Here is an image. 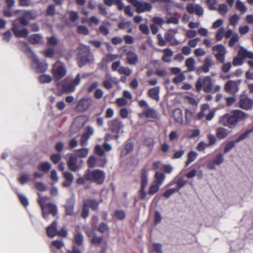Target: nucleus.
Here are the masks:
<instances>
[{"label":"nucleus","mask_w":253,"mask_h":253,"mask_svg":"<svg viewBox=\"0 0 253 253\" xmlns=\"http://www.w3.org/2000/svg\"><path fill=\"white\" fill-rule=\"evenodd\" d=\"M84 160L78 158L76 155L71 154L67 161L69 169L73 172L79 170L83 166Z\"/></svg>","instance_id":"nucleus-8"},{"label":"nucleus","mask_w":253,"mask_h":253,"mask_svg":"<svg viewBox=\"0 0 253 253\" xmlns=\"http://www.w3.org/2000/svg\"><path fill=\"white\" fill-rule=\"evenodd\" d=\"M166 175L164 173L157 171L155 175V183L159 185H161Z\"/></svg>","instance_id":"nucleus-38"},{"label":"nucleus","mask_w":253,"mask_h":253,"mask_svg":"<svg viewBox=\"0 0 253 253\" xmlns=\"http://www.w3.org/2000/svg\"><path fill=\"white\" fill-rule=\"evenodd\" d=\"M173 117L175 121L179 124L183 122V114L181 109L177 108L173 112Z\"/></svg>","instance_id":"nucleus-32"},{"label":"nucleus","mask_w":253,"mask_h":253,"mask_svg":"<svg viewBox=\"0 0 253 253\" xmlns=\"http://www.w3.org/2000/svg\"><path fill=\"white\" fill-rule=\"evenodd\" d=\"M15 13L18 15L17 22L24 25H28L29 23V20H33L37 18V12L33 10H16Z\"/></svg>","instance_id":"nucleus-5"},{"label":"nucleus","mask_w":253,"mask_h":253,"mask_svg":"<svg viewBox=\"0 0 253 253\" xmlns=\"http://www.w3.org/2000/svg\"><path fill=\"white\" fill-rule=\"evenodd\" d=\"M224 162V156L221 153L218 154L215 158L209 161L207 164V167L211 170L216 169L215 166H219Z\"/></svg>","instance_id":"nucleus-21"},{"label":"nucleus","mask_w":253,"mask_h":253,"mask_svg":"<svg viewBox=\"0 0 253 253\" xmlns=\"http://www.w3.org/2000/svg\"><path fill=\"white\" fill-rule=\"evenodd\" d=\"M119 72L121 74H124L126 76H129L131 73V71L127 67H120L119 69Z\"/></svg>","instance_id":"nucleus-60"},{"label":"nucleus","mask_w":253,"mask_h":253,"mask_svg":"<svg viewBox=\"0 0 253 253\" xmlns=\"http://www.w3.org/2000/svg\"><path fill=\"white\" fill-rule=\"evenodd\" d=\"M73 174L69 171H64V187L70 186L74 180Z\"/></svg>","instance_id":"nucleus-33"},{"label":"nucleus","mask_w":253,"mask_h":253,"mask_svg":"<svg viewBox=\"0 0 253 253\" xmlns=\"http://www.w3.org/2000/svg\"><path fill=\"white\" fill-rule=\"evenodd\" d=\"M219 13L221 15H225L228 11V8L226 4L223 3L219 5L218 8L217 9Z\"/></svg>","instance_id":"nucleus-56"},{"label":"nucleus","mask_w":253,"mask_h":253,"mask_svg":"<svg viewBox=\"0 0 253 253\" xmlns=\"http://www.w3.org/2000/svg\"><path fill=\"white\" fill-rule=\"evenodd\" d=\"M198 156V153L195 151H190L188 154V159L186 162L185 166H188L192 162L194 161Z\"/></svg>","instance_id":"nucleus-39"},{"label":"nucleus","mask_w":253,"mask_h":253,"mask_svg":"<svg viewBox=\"0 0 253 253\" xmlns=\"http://www.w3.org/2000/svg\"><path fill=\"white\" fill-rule=\"evenodd\" d=\"M126 58L128 63L130 65H135L138 62V56L136 52L132 50L127 51Z\"/></svg>","instance_id":"nucleus-24"},{"label":"nucleus","mask_w":253,"mask_h":253,"mask_svg":"<svg viewBox=\"0 0 253 253\" xmlns=\"http://www.w3.org/2000/svg\"><path fill=\"white\" fill-rule=\"evenodd\" d=\"M28 41L31 43L33 44H38L42 42L43 37L40 34H35L29 37Z\"/></svg>","instance_id":"nucleus-30"},{"label":"nucleus","mask_w":253,"mask_h":253,"mask_svg":"<svg viewBox=\"0 0 253 253\" xmlns=\"http://www.w3.org/2000/svg\"><path fill=\"white\" fill-rule=\"evenodd\" d=\"M148 184L147 171L145 168L142 169L141 173V187L146 188Z\"/></svg>","instance_id":"nucleus-35"},{"label":"nucleus","mask_w":253,"mask_h":253,"mask_svg":"<svg viewBox=\"0 0 253 253\" xmlns=\"http://www.w3.org/2000/svg\"><path fill=\"white\" fill-rule=\"evenodd\" d=\"M187 182V180L184 179V178L182 177H180L176 181V185L175 188L176 189V190L178 191L181 188L183 187L186 185Z\"/></svg>","instance_id":"nucleus-49"},{"label":"nucleus","mask_w":253,"mask_h":253,"mask_svg":"<svg viewBox=\"0 0 253 253\" xmlns=\"http://www.w3.org/2000/svg\"><path fill=\"white\" fill-rule=\"evenodd\" d=\"M160 87L157 86L150 89L148 91V95L151 99L159 101L160 100Z\"/></svg>","instance_id":"nucleus-27"},{"label":"nucleus","mask_w":253,"mask_h":253,"mask_svg":"<svg viewBox=\"0 0 253 253\" xmlns=\"http://www.w3.org/2000/svg\"><path fill=\"white\" fill-rule=\"evenodd\" d=\"M134 148L133 142L128 140L124 144V149H122L121 152V156L122 157L126 156L128 154L133 151Z\"/></svg>","instance_id":"nucleus-26"},{"label":"nucleus","mask_w":253,"mask_h":253,"mask_svg":"<svg viewBox=\"0 0 253 253\" xmlns=\"http://www.w3.org/2000/svg\"><path fill=\"white\" fill-rule=\"evenodd\" d=\"M186 9L189 13H195L198 16H202L204 14V10L202 6L200 4H194V3H189L186 6Z\"/></svg>","instance_id":"nucleus-20"},{"label":"nucleus","mask_w":253,"mask_h":253,"mask_svg":"<svg viewBox=\"0 0 253 253\" xmlns=\"http://www.w3.org/2000/svg\"><path fill=\"white\" fill-rule=\"evenodd\" d=\"M134 7L138 13L151 11L152 9L151 4L143 0H139Z\"/></svg>","instance_id":"nucleus-16"},{"label":"nucleus","mask_w":253,"mask_h":253,"mask_svg":"<svg viewBox=\"0 0 253 253\" xmlns=\"http://www.w3.org/2000/svg\"><path fill=\"white\" fill-rule=\"evenodd\" d=\"M63 246V243L61 240H54L51 243V248L52 250L57 249L61 250Z\"/></svg>","instance_id":"nucleus-45"},{"label":"nucleus","mask_w":253,"mask_h":253,"mask_svg":"<svg viewBox=\"0 0 253 253\" xmlns=\"http://www.w3.org/2000/svg\"><path fill=\"white\" fill-rule=\"evenodd\" d=\"M42 52L47 58H52L54 55V50L50 48L42 51Z\"/></svg>","instance_id":"nucleus-59"},{"label":"nucleus","mask_w":253,"mask_h":253,"mask_svg":"<svg viewBox=\"0 0 253 253\" xmlns=\"http://www.w3.org/2000/svg\"><path fill=\"white\" fill-rule=\"evenodd\" d=\"M185 79V76L183 73H180L177 75L172 80V82L174 84H178Z\"/></svg>","instance_id":"nucleus-57"},{"label":"nucleus","mask_w":253,"mask_h":253,"mask_svg":"<svg viewBox=\"0 0 253 253\" xmlns=\"http://www.w3.org/2000/svg\"><path fill=\"white\" fill-rule=\"evenodd\" d=\"M38 169L44 172H47L51 169V165L49 162L41 163L38 166Z\"/></svg>","instance_id":"nucleus-42"},{"label":"nucleus","mask_w":253,"mask_h":253,"mask_svg":"<svg viewBox=\"0 0 253 253\" xmlns=\"http://www.w3.org/2000/svg\"><path fill=\"white\" fill-rule=\"evenodd\" d=\"M23 44L29 51V56L31 60V68L37 73L45 72L48 68V64L45 62L41 61L37 55L28 47L27 43H23Z\"/></svg>","instance_id":"nucleus-4"},{"label":"nucleus","mask_w":253,"mask_h":253,"mask_svg":"<svg viewBox=\"0 0 253 253\" xmlns=\"http://www.w3.org/2000/svg\"><path fill=\"white\" fill-rule=\"evenodd\" d=\"M52 73L53 79L59 90H56L55 93L61 95L63 93V64L57 61L53 65Z\"/></svg>","instance_id":"nucleus-3"},{"label":"nucleus","mask_w":253,"mask_h":253,"mask_svg":"<svg viewBox=\"0 0 253 253\" xmlns=\"http://www.w3.org/2000/svg\"><path fill=\"white\" fill-rule=\"evenodd\" d=\"M109 129L113 133H120L123 132V129L124 125L122 122L119 118L109 121L108 122Z\"/></svg>","instance_id":"nucleus-11"},{"label":"nucleus","mask_w":253,"mask_h":253,"mask_svg":"<svg viewBox=\"0 0 253 253\" xmlns=\"http://www.w3.org/2000/svg\"><path fill=\"white\" fill-rule=\"evenodd\" d=\"M105 173L103 170L95 169L87 170L85 172V178L87 181H93L98 184H101L105 179Z\"/></svg>","instance_id":"nucleus-6"},{"label":"nucleus","mask_w":253,"mask_h":253,"mask_svg":"<svg viewBox=\"0 0 253 253\" xmlns=\"http://www.w3.org/2000/svg\"><path fill=\"white\" fill-rule=\"evenodd\" d=\"M87 164L89 168H92L96 167L104 166L105 165L103 164V162L100 161L99 159L94 156H90L88 158Z\"/></svg>","instance_id":"nucleus-25"},{"label":"nucleus","mask_w":253,"mask_h":253,"mask_svg":"<svg viewBox=\"0 0 253 253\" xmlns=\"http://www.w3.org/2000/svg\"><path fill=\"white\" fill-rule=\"evenodd\" d=\"M236 141H230L226 144L223 152L224 153H227L230 151L235 146Z\"/></svg>","instance_id":"nucleus-51"},{"label":"nucleus","mask_w":253,"mask_h":253,"mask_svg":"<svg viewBox=\"0 0 253 253\" xmlns=\"http://www.w3.org/2000/svg\"><path fill=\"white\" fill-rule=\"evenodd\" d=\"M84 202L87 205L88 207H90L93 211H97L99 208V203L97 200L95 199H87Z\"/></svg>","instance_id":"nucleus-34"},{"label":"nucleus","mask_w":253,"mask_h":253,"mask_svg":"<svg viewBox=\"0 0 253 253\" xmlns=\"http://www.w3.org/2000/svg\"><path fill=\"white\" fill-rule=\"evenodd\" d=\"M92 56L87 50H81L78 53V62L80 67L91 62Z\"/></svg>","instance_id":"nucleus-13"},{"label":"nucleus","mask_w":253,"mask_h":253,"mask_svg":"<svg viewBox=\"0 0 253 253\" xmlns=\"http://www.w3.org/2000/svg\"><path fill=\"white\" fill-rule=\"evenodd\" d=\"M249 115L242 110L239 109L233 110L229 113L221 116L219 123L230 128L237 126L240 121L245 120L249 117Z\"/></svg>","instance_id":"nucleus-1"},{"label":"nucleus","mask_w":253,"mask_h":253,"mask_svg":"<svg viewBox=\"0 0 253 253\" xmlns=\"http://www.w3.org/2000/svg\"><path fill=\"white\" fill-rule=\"evenodd\" d=\"M97 7L99 10V13L100 15L105 17L108 16V13L107 8L102 3H99L97 5Z\"/></svg>","instance_id":"nucleus-47"},{"label":"nucleus","mask_w":253,"mask_h":253,"mask_svg":"<svg viewBox=\"0 0 253 253\" xmlns=\"http://www.w3.org/2000/svg\"><path fill=\"white\" fill-rule=\"evenodd\" d=\"M241 83V80H230L225 84L224 90L227 93L235 95L239 90V85Z\"/></svg>","instance_id":"nucleus-10"},{"label":"nucleus","mask_w":253,"mask_h":253,"mask_svg":"<svg viewBox=\"0 0 253 253\" xmlns=\"http://www.w3.org/2000/svg\"><path fill=\"white\" fill-rule=\"evenodd\" d=\"M216 59L221 63H224L227 50L225 47L221 44H216L212 47Z\"/></svg>","instance_id":"nucleus-9"},{"label":"nucleus","mask_w":253,"mask_h":253,"mask_svg":"<svg viewBox=\"0 0 253 253\" xmlns=\"http://www.w3.org/2000/svg\"><path fill=\"white\" fill-rule=\"evenodd\" d=\"M217 2V0H207L206 1V3L208 6L209 9L211 10H217L215 6Z\"/></svg>","instance_id":"nucleus-53"},{"label":"nucleus","mask_w":253,"mask_h":253,"mask_svg":"<svg viewBox=\"0 0 253 253\" xmlns=\"http://www.w3.org/2000/svg\"><path fill=\"white\" fill-rule=\"evenodd\" d=\"M214 64V62L211 56H207L204 61L203 65L197 70V73L200 74L202 71L207 73L210 71V68Z\"/></svg>","instance_id":"nucleus-17"},{"label":"nucleus","mask_w":253,"mask_h":253,"mask_svg":"<svg viewBox=\"0 0 253 253\" xmlns=\"http://www.w3.org/2000/svg\"><path fill=\"white\" fill-rule=\"evenodd\" d=\"M89 152V150L86 148L76 149L74 151L73 155H76L78 158H83L86 157Z\"/></svg>","instance_id":"nucleus-31"},{"label":"nucleus","mask_w":253,"mask_h":253,"mask_svg":"<svg viewBox=\"0 0 253 253\" xmlns=\"http://www.w3.org/2000/svg\"><path fill=\"white\" fill-rule=\"evenodd\" d=\"M75 204V197L74 196H72L67 200L66 205H64V208L65 209L67 215H71L73 214Z\"/></svg>","instance_id":"nucleus-23"},{"label":"nucleus","mask_w":253,"mask_h":253,"mask_svg":"<svg viewBox=\"0 0 253 253\" xmlns=\"http://www.w3.org/2000/svg\"><path fill=\"white\" fill-rule=\"evenodd\" d=\"M185 65L187 67L189 72H192L195 70V60L193 57L188 58L186 60Z\"/></svg>","instance_id":"nucleus-41"},{"label":"nucleus","mask_w":253,"mask_h":253,"mask_svg":"<svg viewBox=\"0 0 253 253\" xmlns=\"http://www.w3.org/2000/svg\"><path fill=\"white\" fill-rule=\"evenodd\" d=\"M77 32L80 34L87 35L89 34V30L88 28L83 25H79L77 27Z\"/></svg>","instance_id":"nucleus-54"},{"label":"nucleus","mask_w":253,"mask_h":253,"mask_svg":"<svg viewBox=\"0 0 253 253\" xmlns=\"http://www.w3.org/2000/svg\"><path fill=\"white\" fill-rule=\"evenodd\" d=\"M89 207L85 204L84 202L83 204V207L82 211L81 212V216L82 218L85 219L89 215Z\"/></svg>","instance_id":"nucleus-52"},{"label":"nucleus","mask_w":253,"mask_h":253,"mask_svg":"<svg viewBox=\"0 0 253 253\" xmlns=\"http://www.w3.org/2000/svg\"><path fill=\"white\" fill-rule=\"evenodd\" d=\"M238 106L244 110L251 111L253 109V99L248 96H241Z\"/></svg>","instance_id":"nucleus-14"},{"label":"nucleus","mask_w":253,"mask_h":253,"mask_svg":"<svg viewBox=\"0 0 253 253\" xmlns=\"http://www.w3.org/2000/svg\"><path fill=\"white\" fill-rule=\"evenodd\" d=\"M30 176L29 174L27 173H23L20 175L18 180L21 184L24 185L30 180Z\"/></svg>","instance_id":"nucleus-50"},{"label":"nucleus","mask_w":253,"mask_h":253,"mask_svg":"<svg viewBox=\"0 0 253 253\" xmlns=\"http://www.w3.org/2000/svg\"><path fill=\"white\" fill-rule=\"evenodd\" d=\"M159 185L155 183L154 184H152L149 187L148 193L149 195H152L157 193L160 188Z\"/></svg>","instance_id":"nucleus-55"},{"label":"nucleus","mask_w":253,"mask_h":253,"mask_svg":"<svg viewBox=\"0 0 253 253\" xmlns=\"http://www.w3.org/2000/svg\"><path fill=\"white\" fill-rule=\"evenodd\" d=\"M38 202L40 205L42 211L43 217L46 220L50 219V215L55 216L58 212L56 206L51 203H49V198L47 196H42L38 193Z\"/></svg>","instance_id":"nucleus-2"},{"label":"nucleus","mask_w":253,"mask_h":253,"mask_svg":"<svg viewBox=\"0 0 253 253\" xmlns=\"http://www.w3.org/2000/svg\"><path fill=\"white\" fill-rule=\"evenodd\" d=\"M99 30L100 33L104 36H107L109 34V28L104 24H101L100 26Z\"/></svg>","instance_id":"nucleus-64"},{"label":"nucleus","mask_w":253,"mask_h":253,"mask_svg":"<svg viewBox=\"0 0 253 253\" xmlns=\"http://www.w3.org/2000/svg\"><path fill=\"white\" fill-rule=\"evenodd\" d=\"M81 82V75L78 74L76 78L71 81L68 82L64 80V93H70L75 90L76 86L79 85Z\"/></svg>","instance_id":"nucleus-12"},{"label":"nucleus","mask_w":253,"mask_h":253,"mask_svg":"<svg viewBox=\"0 0 253 253\" xmlns=\"http://www.w3.org/2000/svg\"><path fill=\"white\" fill-rule=\"evenodd\" d=\"M46 233L48 236L50 238H53L56 236H62L63 235V230L59 231L57 230V222L56 220L46 228Z\"/></svg>","instance_id":"nucleus-15"},{"label":"nucleus","mask_w":253,"mask_h":253,"mask_svg":"<svg viewBox=\"0 0 253 253\" xmlns=\"http://www.w3.org/2000/svg\"><path fill=\"white\" fill-rule=\"evenodd\" d=\"M253 131V129H248L245 132L240 134L238 138L235 140L236 143H238L242 140L248 138L250 133Z\"/></svg>","instance_id":"nucleus-46"},{"label":"nucleus","mask_w":253,"mask_h":253,"mask_svg":"<svg viewBox=\"0 0 253 253\" xmlns=\"http://www.w3.org/2000/svg\"><path fill=\"white\" fill-rule=\"evenodd\" d=\"M236 8L241 11V13H244L247 11V7L245 4L240 0H237L236 1Z\"/></svg>","instance_id":"nucleus-43"},{"label":"nucleus","mask_w":253,"mask_h":253,"mask_svg":"<svg viewBox=\"0 0 253 253\" xmlns=\"http://www.w3.org/2000/svg\"><path fill=\"white\" fill-rule=\"evenodd\" d=\"M144 114L147 118L159 119L160 116L159 113L155 109L148 108L144 110Z\"/></svg>","instance_id":"nucleus-29"},{"label":"nucleus","mask_w":253,"mask_h":253,"mask_svg":"<svg viewBox=\"0 0 253 253\" xmlns=\"http://www.w3.org/2000/svg\"><path fill=\"white\" fill-rule=\"evenodd\" d=\"M166 40L170 43L171 45H176L180 43V42L174 38V36L169 33H166L165 34Z\"/></svg>","instance_id":"nucleus-36"},{"label":"nucleus","mask_w":253,"mask_h":253,"mask_svg":"<svg viewBox=\"0 0 253 253\" xmlns=\"http://www.w3.org/2000/svg\"><path fill=\"white\" fill-rule=\"evenodd\" d=\"M94 132V129L91 126H86L84 133L81 136L80 144L82 146H85L87 144L88 140L93 134Z\"/></svg>","instance_id":"nucleus-22"},{"label":"nucleus","mask_w":253,"mask_h":253,"mask_svg":"<svg viewBox=\"0 0 253 253\" xmlns=\"http://www.w3.org/2000/svg\"><path fill=\"white\" fill-rule=\"evenodd\" d=\"M225 29L223 27L220 28L216 32L215 39L217 41H220L224 36Z\"/></svg>","instance_id":"nucleus-48"},{"label":"nucleus","mask_w":253,"mask_h":253,"mask_svg":"<svg viewBox=\"0 0 253 253\" xmlns=\"http://www.w3.org/2000/svg\"><path fill=\"white\" fill-rule=\"evenodd\" d=\"M216 135L220 139L225 138L228 135V130L224 127H217L216 129Z\"/></svg>","instance_id":"nucleus-37"},{"label":"nucleus","mask_w":253,"mask_h":253,"mask_svg":"<svg viewBox=\"0 0 253 253\" xmlns=\"http://www.w3.org/2000/svg\"><path fill=\"white\" fill-rule=\"evenodd\" d=\"M98 230L101 233H103L109 230V227L107 223L104 222L101 223L98 227Z\"/></svg>","instance_id":"nucleus-58"},{"label":"nucleus","mask_w":253,"mask_h":253,"mask_svg":"<svg viewBox=\"0 0 253 253\" xmlns=\"http://www.w3.org/2000/svg\"><path fill=\"white\" fill-rule=\"evenodd\" d=\"M39 81L42 84L49 83L51 82L52 77L47 74H42L39 77Z\"/></svg>","instance_id":"nucleus-44"},{"label":"nucleus","mask_w":253,"mask_h":253,"mask_svg":"<svg viewBox=\"0 0 253 253\" xmlns=\"http://www.w3.org/2000/svg\"><path fill=\"white\" fill-rule=\"evenodd\" d=\"M202 87H203V89L206 92H209L211 91L212 83L210 77L207 76L203 80L200 78L197 81L196 88L197 92H200Z\"/></svg>","instance_id":"nucleus-7"},{"label":"nucleus","mask_w":253,"mask_h":253,"mask_svg":"<svg viewBox=\"0 0 253 253\" xmlns=\"http://www.w3.org/2000/svg\"><path fill=\"white\" fill-rule=\"evenodd\" d=\"M35 188L40 191H44L46 190V187L44 183L41 182H37L35 183Z\"/></svg>","instance_id":"nucleus-63"},{"label":"nucleus","mask_w":253,"mask_h":253,"mask_svg":"<svg viewBox=\"0 0 253 253\" xmlns=\"http://www.w3.org/2000/svg\"><path fill=\"white\" fill-rule=\"evenodd\" d=\"M239 20V17L236 14H234L229 18L230 24L233 26H235L237 25Z\"/></svg>","instance_id":"nucleus-62"},{"label":"nucleus","mask_w":253,"mask_h":253,"mask_svg":"<svg viewBox=\"0 0 253 253\" xmlns=\"http://www.w3.org/2000/svg\"><path fill=\"white\" fill-rule=\"evenodd\" d=\"M12 30L15 36L19 38H26L29 35V31L26 28H19L17 25V20L13 22Z\"/></svg>","instance_id":"nucleus-18"},{"label":"nucleus","mask_w":253,"mask_h":253,"mask_svg":"<svg viewBox=\"0 0 253 253\" xmlns=\"http://www.w3.org/2000/svg\"><path fill=\"white\" fill-rule=\"evenodd\" d=\"M92 102L90 98H83L78 102L76 107V111L78 112H84L90 106Z\"/></svg>","instance_id":"nucleus-19"},{"label":"nucleus","mask_w":253,"mask_h":253,"mask_svg":"<svg viewBox=\"0 0 253 253\" xmlns=\"http://www.w3.org/2000/svg\"><path fill=\"white\" fill-rule=\"evenodd\" d=\"M84 236L79 231H77L74 235V240L75 243L78 246H81L84 242Z\"/></svg>","instance_id":"nucleus-40"},{"label":"nucleus","mask_w":253,"mask_h":253,"mask_svg":"<svg viewBox=\"0 0 253 253\" xmlns=\"http://www.w3.org/2000/svg\"><path fill=\"white\" fill-rule=\"evenodd\" d=\"M94 153L100 157L99 160L103 162L104 164L107 163L106 158L105 156V150L100 145H97L94 148Z\"/></svg>","instance_id":"nucleus-28"},{"label":"nucleus","mask_w":253,"mask_h":253,"mask_svg":"<svg viewBox=\"0 0 253 253\" xmlns=\"http://www.w3.org/2000/svg\"><path fill=\"white\" fill-rule=\"evenodd\" d=\"M239 39V36L237 34H234L229 41L228 44L230 47L234 46L235 44Z\"/></svg>","instance_id":"nucleus-61"}]
</instances>
